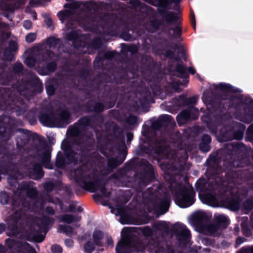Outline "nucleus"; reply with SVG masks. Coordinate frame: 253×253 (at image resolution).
<instances>
[{
    "instance_id": "1",
    "label": "nucleus",
    "mask_w": 253,
    "mask_h": 253,
    "mask_svg": "<svg viewBox=\"0 0 253 253\" xmlns=\"http://www.w3.org/2000/svg\"><path fill=\"white\" fill-rule=\"evenodd\" d=\"M76 180L86 190L91 192L96 191L100 185V182L94 174L88 176H84L82 174L81 177H77Z\"/></svg>"
},
{
    "instance_id": "2",
    "label": "nucleus",
    "mask_w": 253,
    "mask_h": 253,
    "mask_svg": "<svg viewBox=\"0 0 253 253\" xmlns=\"http://www.w3.org/2000/svg\"><path fill=\"white\" fill-rule=\"evenodd\" d=\"M178 206L181 208H187L194 203L193 194L192 191H186L184 193L181 198L176 201Z\"/></svg>"
},
{
    "instance_id": "3",
    "label": "nucleus",
    "mask_w": 253,
    "mask_h": 253,
    "mask_svg": "<svg viewBox=\"0 0 253 253\" xmlns=\"http://www.w3.org/2000/svg\"><path fill=\"white\" fill-rule=\"evenodd\" d=\"M76 3L72 4H66L65 5V7H68V9H65L64 11H60L58 16L62 23H63L65 20L67 19L74 11V8L76 6Z\"/></svg>"
},
{
    "instance_id": "4",
    "label": "nucleus",
    "mask_w": 253,
    "mask_h": 253,
    "mask_svg": "<svg viewBox=\"0 0 253 253\" xmlns=\"http://www.w3.org/2000/svg\"><path fill=\"white\" fill-rule=\"evenodd\" d=\"M195 112L196 115L195 117H193V119H196L197 118L198 115V111L195 108H192L190 111L185 110L182 111L181 114L177 116V121L179 123L180 120H183L184 121H186L187 120L190 119L191 118L190 113L191 112Z\"/></svg>"
},
{
    "instance_id": "5",
    "label": "nucleus",
    "mask_w": 253,
    "mask_h": 253,
    "mask_svg": "<svg viewBox=\"0 0 253 253\" xmlns=\"http://www.w3.org/2000/svg\"><path fill=\"white\" fill-rule=\"evenodd\" d=\"M128 245V239L123 237L116 247V253H123L124 251Z\"/></svg>"
},
{
    "instance_id": "6",
    "label": "nucleus",
    "mask_w": 253,
    "mask_h": 253,
    "mask_svg": "<svg viewBox=\"0 0 253 253\" xmlns=\"http://www.w3.org/2000/svg\"><path fill=\"white\" fill-rule=\"evenodd\" d=\"M81 218V216L79 215H76L73 217L72 215L66 214L62 216L61 219L64 222L70 223L79 221L80 220Z\"/></svg>"
},
{
    "instance_id": "7",
    "label": "nucleus",
    "mask_w": 253,
    "mask_h": 253,
    "mask_svg": "<svg viewBox=\"0 0 253 253\" xmlns=\"http://www.w3.org/2000/svg\"><path fill=\"white\" fill-rule=\"evenodd\" d=\"M218 87L224 91L240 92L238 89H235L228 84L221 83L218 84Z\"/></svg>"
},
{
    "instance_id": "8",
    "label": "nucleus",
    "mask_w": 253,
    "mask_h": 253,
    "mask_svg": "<svg viewBox=\"0 0 253 253\" xmlns=\"http://www.w3.org/2000/svg\"><path fill=\"white\" fill-rule=\"evenodd\" d=\"M50 159V155L49 151L44 152L42 161L43 163L44 167L48 169H52V167L48 163Z\"/></svg>"
},
{
    "instance_id": "9",
    "label": "nucleus",
    "mask_w": 253,
    "mask_h": 253,
    "mask_svg": "<svg viewBox=\"0 0 253 253\" xmlns=\"http://www.w3.org/2000/svg\"><path fill=\"white\" fill-rule=\"evenodd\" d=\"M180 229V234L186 239H188L190 236V232L184 225H179L178 228Z\"/></svg>"
},
{
    "instance_id": "10",
    "label": "nucleus",
    "mask_w": 253,
    "mask_h": 253,
    "mask_svg": "<svg viewBox=\"0 0 253 253\" xmlns=\"http://www.w3.org/2000/svg\"><path fill=\"white\" fill-rule=\"evenodd\" d=\"M102 237V233L99 231H96L93 235V241L96 245H100V240Z\"/></svg>"
},
{
    "instance_id": "11",
    "label": "nucleus",
    "mask_w": 253,
    "mask_h": 253,
    "mask_svg": "<svg viewBox=\"0 0 253 253\" xmlns=\"http://www.w3.org/2000/svg\"><path fill=\"white\" fill-rule=\"evenodd\" d=\"M169 200L168 199L162 201L160 206V209L162 210V214H164L167 212L168 210V208L169 206Z\"/></svg>"
},
{
    "instance_id": "12",
    "label": "nucleus",
    "mask_w": 253,
    "mask_h": 253,
    "mask_svg": "<svg viewBox=\"0 0 253 253\" xmlns=\"http://www.w3.org/2000/svg\"><path fill=\"white\" fill-rule=\"evenodd\" d=\"M23 214L24 213L21 211H16L11 216V220L14 223H15L23 216Z\"/></svg>"
},
{
    "instance_id": "13",
    "label": "nucleus",
    "mask_w": 253,
    "mask_h": 253,
    "mask_svg": "<svg viewBox=\"0 0 253 253\" xmlns=\"http://www.w3.org/2000/svg\"><path fill=\"white\" fill-rule=\"evenodd\" d=\"M194 219L197 220L202 221L206 218V214L203 211H197L193 214Z\"/></svg>"
},
{
    "instance_id": "14",
    "label": "nucleus",
    "mask_w": 253,
    "mask_h": 253,
    "mask_svg": "<svg viewBox=\"0 0 253 253\" xmlns=\"http://www.w3.org/2000/svg\"><path fill=\"white\" fill-rule=\"evenodd\" d=\"M84 249L86 252L91 253L94 249V246L90 242H88L85 244Z\"/></svg>"
},
{
    "instance_id": "15",
    "label": "nucleus",
    "mask_w": 253,
    "mask_h": 253,
    "mask_svg": "<svg viewBox=\"0 0 253 253\" xmlns=\"http://www.w3.org/2000/svg\"><path fill=\"white\" fill-rule=\"evenodd\" d=\"M8 201V197L5 193H1L0 195V202L3 205L7 204Z\"/></svg>"
},
{
    "instance_id": "16",
    "label": "nucleus",
    "mask_w": 253,
    "mask_h": 253,
    "mask_svg": "<svg viewBox=\"0 0 253 253\" xmlns=\"http://www.w3.org/2000/svg\"><path fill=\"white\" fill-rule=\"evenodd\" d=\"M59 231L60 232H64L67 234H70L71 232V229L69 226L60 225Z\"/></svg>"
},
{
    "instance_id": "17",
    "label": "nucleus",
    "mask_w": 253,
    "mask_h": 253,
    "mask_svg": "<svg viewBox=\"0 0 253 253\" xmlns=\"http://www.w3.org/2000/svg\"><path fill=\"white\" fill-rule=\"evenodd\" d=\"M51 250L53 253H61L62 252V248L56 245L52 246Z\"/></svg>"
},
{
    "instance_id": "18",
    "label": "nucleus",
    "mask_w": 253,
    "mask_h": 253,
    "mask_svg": "<svg viewBox=\"0 0 253 253\" xmlns=\"http://www.w3.org/2000/svg\"><path fill=\"white\" fill-rule=\"evenodd\" d=\"M36 38V35L34 33H30L26 37V40L28 42H33Z\"/></svg>"
},
{
    "instance_id": "19",
    "label": "nucleus",
    "mask_w": 253,
    "mask_h": 253,
    "mask_svg": "<svg viewBox=\"0 0 253 253\" xmlns=\"http://www.w3.org/2000/svg\"><path fill=\"white\" fill-rule=\"evenodd\" d=\"M201 200L203 202L211 206H213L216 203L215 199L213 197H211V199H201Z\"/></svg>"
},
{
    "instance_id": "20",
    "label": "nucleus",
    "mask_w": 253,
    "mask_h": 253,
    "mask_svg": "<svg viewBox=\"0 0 253 253\" xmlns=\"http://www.w3.org/2000/svg\"><path fill=\"white\" fill-rule=\"evenodd\" d=\"M239 207V205L237 202H233L229 204V208L233 211L237 210Z\"/></svg>"
},
{
    "instance_id": "21",
    "label": "nucleus",
    "mask_w": 253,
    "mask_h": 253,
    "mask_svg": "<svg viewBox=\"0 0 253 253\" xmlns=\"http://www.w3.org/2000/svg\"><path fill=\"white\" fill-rule=\"evenodd\" d=\"M25 63L29 67H32L35 65V61L33 58L29 57L26 59Z\"/></svg>"
},
{
    "instance_id": "22",
    "label": "nucleus",
    "mask_w": 253,
    "mask_h": 253,
    "mask_svg": "<svg viewBox=\"0 0 253 253\" xmlns=\"http://www.w3.org/2000/svg\"><path fill=\"white\" fill-rule=\"evenodd\" d=\"M216 218L219 222H226L227 220V218L224 215H218Z\"/></svg>"
},
{
    "instance_id": "23",
    "label": "nucleus",
    "mask_w": 253,
    "mask_h": 253,
    "mask_svg": "<svg viewBox=\"0 0 253 253\" xmlns=\"http://www.w3.org/2000/svg\"><path fill=\"white\" fill-rule=\"evenodd\" d=\"M200 149L204 152H208L210 150V147L208 143H203L200 146Z\"/></svg>"
},
{
    "instance_id": "24",
    "label": "nucleus",
    "mask_w": 253,
    "mask_h": 253,
    "mask_svg": "<svg viewBox=\"0 0 253 253\" xmlns=\"http://www.w3.org/2000/svg\"><path fill=\"white\" fill-rule=\"evenodd\" d=\"M175 19V15L172 13H168L166 16V20L169 22H171L173 21Z\"/></svg>"
},
{
    "instance_id": "25",
    "label": "nucleus",
    "mask_w": 253,
    "mask_h": 253,
    "mask_svg": "<svg viewBox=\"0 0 253 253\" xmlns=\"http://www.w3.org/2000/svg\"><path fill=\"white\" fill-rule=\"evenodd\" d=\"M23 26L26 29H30L32 26V22L29 20H26L24 22Z\"/></svg>"
},
{
    "instance_id": "26",
    "label": "nucleus",
    "mask_w": 253,
    "mask_h": 253,
    "mask_svg": "<svg viewBox=\"0 0 253 253\" xmlns=\"http://www.w3.org/2000/svg\"><path fill=\"white\" fill-rule=\"evenodd\" d=\"M78 37L77 34L75 31H72L70 35L68 36V39L70 40H74Z\"/></svg>"
},
{
    "instance_id": "27",
    "label": "nucleus",
    "mask_w": 253,
    "mask_h": 253,
    "mask_svg": "<svg viewBox=\"0 0 253 253\" xmlns=\"http://www.w3.org/2000/svg\"><path fill=\"white\" fill-rule=\"evenodd\" d=\"M56 42V40L54 38H49L47 41V43L50 47H51Z\"/></svg>"
},
{
    "instance_id": "28",
    "label": "nucleus",
    "mask_w": 253,
    "mask_h": 253,
    "mask_svg": "<svg viewBox=\"0 0 253 253\" xmlns=\"http://www.w3.org/2000/svg\"><path fill=\"white\" fill-rule=\"evenodd\" d=\"M46 91L48 94L51 95L53 93L54 91V88L53 86L48 85L46 86Z\"/></svg>"
},
{
    "instance_id": "29",
    "label": "nucleus",
    "mask_w": 253,
    "mask_h": 253,
    "mask_svg": "<svg viewBox=\"0 0 253 253\" xmlns=\"http://www.w3.org/2000/svg\"><path fill=\"white\" fill-rule=\"evenodd\" d=\"M203 140L205 141V143H209L211 141V138L209 135H205L203 137Z\"/></svg>"
},
{
    "instance_id": "30",
    "label": "nucleus",
    "mask_w": 253,
    "mask_h": 253,
    "mask_svg": "<svg viewBox=\"0 0 253 253\" xmlns=\"http://www.w3.org/2000/svg\"><path fill=\"white\" fill-rule=\"evenodd\" d=\"M65 243L66 246L69 248L72 247L74 244L73 241L70 239L66 240Z\"/></svg>"
},
{
    "instance_id": "31",
    "label": "nucleus",
    "mask_w": 253,
    "mask_h": 253,
    "mask_svg": "<svg viewBox=\"0 0 253 253\" xmlns=\"http://www.w3.org/2000/svg\"><path fill=\"white\" fill-rule=\"evenodd\" d=\"M47 68L49 71H53L56 68V65L55 64V63H52L50 65H48Z\"/></svg>"
},
{
    "instance_id": "32",
    "label": "nucleus",
    "mask_w": 253,
    "mask_h": 253,
    "mask_svg": "<svg viewBox=\"0 0 253 253\" xmlns=\"http://www.w3.org/2000/svg\"><path fill=\"white\" fill-rule=\"evenodd\" d=\"M45 22L46 23V25H47L48 27H50L52 26V21L50 18H46L45 20Z\"/></svg>"
},
{
    "instance_id": "33",
    "label": "nucleus",
    "mask_w": 253,
    "mask_h": 253,
    "mask_svg": "<svg viewBox=\"0 0 253 253\" xmlns=\"http://www.w3.org/2000/svg\"><path fill=\"white\" fill-rule=\"evenodd\" d=\"M107 244L108 246H113V240L111 238L107 237L106 239Z\"/></svg>"
},
{
    "instance_id": "34",
    "label": "nucleus",
    "mask_w": 253,
    "mask_h": 253,
    "mask_svg": "<svg viewBox=\"0 0 253 253\" xmlns=\"http://www.w3.org/2000/svg\"><path fill=\"white\" fill-rule=\"evenodd\" d=\"M245 253H253V247L245 248Z\"/></svg>"
},
{
    "instance_id": "35",
    "label": "nucleus",
    "mask_w": 253,
    "mask_h": 253,
    "mask_svg": "<svg viewBox=\"0 0 253 253\" xmlns=\"http://www.w3.org/2000/svg\"><path fill=\"white\" fill-rule=\"evenodd\" d=\"M177 70L179 72L183 73L185 72V69L183 66H179L177 67Z\"/></svg>"
},
{
    "instance_id": "36",
    "label": "nucleus",
    "mask_w": 253,
    "mask_h": 253,
    "mask_svg": "<svg viewBox=\"0 0 253 253\" xmlns=\"http://www.w3.org/2000/svg\"><path fill=\"white\" fill-rule=\"evenodd\" d=\"M5 226L3 224H0V233H2L5 230Z\"/></svg>"
},
{
    "instance_id": "37",
    "label": "nucleus",
    "mask_w": 253,
    "mask_h": 253,
    "mask_svg": "<svg viewBox=\"0 0 253 253\" xmlns=\"http://www.w3.org/2000/svg\"><path fill=\"white\" fill-rule=\"evenodd\" d=\"M44 219L45 220V222L43 223L44 225H46L48 224V222H49L48 218L47 217H44Z\"/></svg>"
},
{
    "instance_id": "38",
    "label": "nucleus",
    "mask_w": 253,
    "mask_h": 253,
    "mask_svg": "<svg viewBox=\"0 0 253 253\" xmlns=\"http://www.w3.org/2000/svg\"><path fill=\"white\" fill-rule=\"evenodd\" d=\"M188 71L189 73H190L192 74H194L195 72L194 70L192 68H189L188 69Z\"/></svg>"
},
{
    "instance_id": "39",
    "label": "nucleus",
    "mask_w": 253,
    "mask_h": 253,
    "mask_svg": "<svg viewBox=\"0 0 253 253\" xmlns=\"http://www.w3.org/2000/svg\"><path fill=\"white\" fill-rule=\"evenodd\" d=\"M127 139L130 140L132 138V134L131 133H128L127 134Z\"/></svg>"
},
{
    "instance_id": "40",
    "label": "nucleus",
    "mask_w": 253,
    "mask_h": 253,
    "mask_svg": "<svg viewBox=\"0 0 253 253\" xmlns=\"http://www.w3.org/2000/svg\"><path fill=\"white\" fill-rule=\"evenodd\" d=\"M163 117L165 118L166 119H167L168 120H170V119H171V117L170 116H168V115L164 116Z\"/></svg>"
},
{
    "instance_id": "41",
    "label": "nucleus",
    "mask_w": 253,
    "mask_h": 253,
    "mask_svg": "<svg viewBox=\"0 0 253 253\" xmlns=\"http://www.w3.org/2000/svg\"><path fill=\"white\" fill-rule=\"evenodd\" d=\"M48 57H50L51 58H52V57H53V53H47Z\"/></svg>"
},
{
    "instance_id": "42",
    "label": "nucleus",
    "mask_w": 253,
    "mask_h": 253,
    "mask_svg": "<svg viewBox=\"0 0 253 253\" xmlns=\"http://www.w3.org/2000/svg\"><path fill=\"white\" fill-rule=\"evenodd\" d=\"M24 247H25V248H27V249H29V247H30L29 245L28 244H25L24 245Z\"/></svg>"
},
{
    "instance_id": "43",
    "label": "nucleus",
    "mask_w": 253,
    "mask_h": 253,
    "mask_svg": "<svg viewBox=\"0 0 253 253\" xmlns=\"http://www.w3.org/2000/svg\"><path fill=\"white\" fill-rule=\"evenodd\" d=\"M216 227L214 225H212L210 227V229H216Z\"/></svg>"
},
{
    "instance_id": "44",
    "label": "nucleus",
    "mask_w": 253,
    "mask_h": 253,
    "mask_svg": "<svg viewBox=\"0 0 253 253\" xmlns=\"http://www.w3.org/2000/svg\"><path fill=\"white\" fill-rule=\"evenodd\" d=\"M33 17H34V18L35 19H36L37 18V14H36V13H33Z\"/></svg>"
},
{
    "instance_id": "45",
    "label": "nucleus",
    "mask_w": 253,
    "mask_h": 253,
    "mask_svg": "<svg viewBox=\"0 0 253 253\" xmlns=\"http://www.w3.org/2000/svg\"><path fill=\"white\" fill-rule=\"evenodd\" d=\"M43 238H42L41 239H40V240H38V242H40L42 241H43Z\"/></svg>"
},
{
    "instance_id": "46",
    "label": "nucleus",
    "mask_w": 253,
    "mask_h": 253,
    "mask_svg": "<svg viewBox=\"0 0 253 253\" xmlns=\"http://www.w3.org/2000/svg\"><path fill=\"white\" fill-rule=\"evenodd\" d=\"M70 210L71 211L73 210V208H72V207H71V206H70Z\"/></svg>"
},
{
    "instance_id": "47",
    "label": "nucleus",
    "mask_w": 253,
    "mask_h": 253,
    "mask_svg": "<svg viewBox=\"0 0 253 253\" xmlns=\"http://www.w3.org/2000/svg\"><path fill=\"white\" fill-rule=\"evenodd\" d=\"M49 212H50L51 213H53V211L52 210V211H49Z\"/></svg>"
},
{
    "instance_id": "48",
    "label": "nucleus",
    "mask_w": 253,
    "mask_h": 253,
    "mask_svg": "<svg viewBox=\"0 0 253 253\" xmlns=\"http://www.w3.org/2000/svg\"><path fill=\"white\" fill-rule=\"evenodd\" d=\"M120 214V213H119V212L115 213V214H116V215H117V214Z\"/></svg>"
},
{
    "instance_id": "49",
    "label": "nucleus",
    "mask_w": 253,
    "mask_h": 253,
    "mask_svg": "<svg viewBox=\"0 0 253 253\" xmlns=\"http://www.w3.org/2000/svg\"><path fill=\"white\" fill-rule=\"evenodd\" d=\"M240 239H239H239H238L237 240V242H239V240H240Z\"/></svg>"
},
{
    "instance_id": "50",
    "label": "nucleus",
    "mask_w": 253,
    "mask_h": 253,
    "mask_svg": "<svg viewBox=\"0 0 253 253\" xmlns=\"http://www.w3.org/2000/svg\"><path fill=\"white\" fill-rule=\"evenodd\" d=\"M79 209L80 211H82V210L80 208H79Z\"/></svg>"
},
{
    "instance_id": "51",
    "label": "nucleus",
    "mask_w": 253,
    "mask_h": 253,
    "mask_svg": "<svg viewBox=\"0 0 253 253\" xmlns=\"http://www.w3.org/2000/svg\"><path fill=\"white\" fill-rule=\"evenodd\" d=\"M176 30L179 32V29L178 28L176 29Z\"/></svg>"
}]
</instances>
